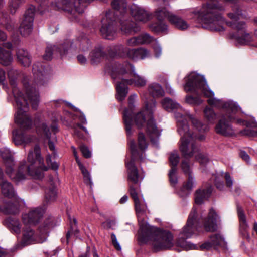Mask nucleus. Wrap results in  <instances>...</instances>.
Listing matches in <instances>:
<instances>
[{
  "label": "nucleus",
  "instance_id": "ddd939ff",
  "mask_svg": "<svg viewBox=\"0 0 257 257\" xmlns=\"http://www.w3.org/2000/svg\"><path fill=\"white\" fill-rule=\"evenodd\" d=\"M129 145L132 158L129 162L126 161V166L128 171V180L134 184H137L139 182V179H143L144 177H139L138 170L135 165V158L138 155L135 141L133 140H130Z\"/></svg>",
  "mask_w": 257,
  "mask_h": 257
},
{
  "label": "nucleus",
  "instance_id": "58836bf2",
  "mask_svg": "<svg viewBox=\"0 0 257 257\" xmlns=\"http://www.w3.org/2000/svg\"><path fill=\"white\" fill-rule=\"evenodd\" d=\"M57 190L55 186H52L47 189L45 192V199L47 202L55 201L57 197Z\"/></svg>",
  "mask_w": 257,
  "mask_h": 257
},
{
  "label": "nucleus",
  "instance_id": "412c9836",
  "mask_svg": "<svg viewBox=\"0 0 257 257\" xmlns=\"http://www.w3.org/2000/svg\"><path fill=\"white\" fill-rule=\"evenodd\" d=\"M20 203L16 200L14 202H6L5 199L0 198V211L5 214H16L20 212Z\"/></svg>",
  "mask_w": 257,
  "mask_h": 257
},
{
  "label": "nucleus",
  "instance_id": "9d476101",
  "mask_svg": "<svg viewBox=\"0 0 257 257\" xmlns=\"http://www.w3.org/2000/svg\"><path fill=\"white\" fill-rule=\"evenodd\" d=\"M198 225L196 210L193 208L189 214L186 225L179 234L176 242V245L186 250L197 249L198 247L196 245L186 241V239L191 237L195 233V231L198 229Z\"/></svg>",
  "mask_w": 257,
  "mask_h": 257
},
{
  "label": "nucleus",
  "instance_id": "f03ea898",
  "mask_svg": "<svg viewBox=\"0 0 257 257\" xmlns=\"http://www.w3.org/2000/svg\"><path fill=\"white\" fill-rule=\"evenodd\" d=\"M0 155L6 167V173L17 183L25 180L26 174L35 179H41L44 176L43 171L48 169L41 156L40 147L38 145L29 151L27 162L23 161L20 163L16 174L13 173L14 162L10 150L7 148H2Z\"/></svg>",
  "mask_w": 257,
  "mask_h": 257
},
{
  "label": "nucleus",
  "instance_id": "473e14b6",
  "mask_svg": "<svg viewBox=\"0 0 257 257\" xmlns=\"http://www.w3.org/2000/svg\"><path fill=\"white\" fill-rule=\"evenodd\" d=\"M19 62L24 66H29L31 60L28 52L23 49H20L17 53Z\"/></svg>",
  "mask_w": 257,
  "mask_h": 257
},
{
  "label": "nucleus",
  "instance_id": "79ce46f5",
  "mask_svg": "<svg viewBox=\"0 0 257 257\" xmlns=\"http://www.w3.org/2000/svg\"><path fill=\"white\" fill-rule=\"evenodd\" d=\"M205 118L210 123H214L216 119V114L212 108L206 106L204 109Z\"/></svg>",
  "mask_w": 257,
  "mask_h": 257
},
{
  "label": "nucleus",
  "instance_id": "0eeeda50",
  "mask_svg": "<svg viewBox=\"0 0 257 257\" xmlns=\"http://www.w3.org/2000/svg\"><path fill=\"white\" fill-rule=\"evenodd\" d=\"M176 119L177 131L181 136L180 150L185 158H191L199 151V146L195 142L196 139L198 138L200 140H202L205 137L203 135L198 136L196 132L192 131L189 128L188 123H184L182 114L176 113Z\"/></svg>",
  "mask_w": 257,
  "mask_h": 257
},
{
  "label": "nucleus",
  "instance_id": "a18cd8bd",
  "mask_svg": "<svg viewBox=\"0 0 257 257\" xmlns=\"http://www.w3.org/2000/svg\"><path fill=\"white\" fill-rule=\"evenodd\" d=\"M138 38L140 45L149 44L151 42H153L154 43L155 42V40H156L150 35L147 33L139 35Z\"/></svg>",
  "mask_w": 257,
  "mask_h": 257
},
{
  "label": "nucleus",
  "instance_id": "3c124183",
  "mask_svg": "<svg viewBox=\"0 0 257 257\" xmlns=\"http://www.w3.org/2000/svg\"><path fill=\"white\" fill-rule=\"evenodd\" d=\"M169 161L172 167H176L179 161V156L177 152L174 151L171 153Z\"/></svg>",
  "mask_w": 257,
  "mask_h": 257
},
{
  "label": "nucleus",
  "instance_id": "a19ab883",
  "mask_svg": "<svg viewBox=\"0 0 257 257\" xmlns=\"http://www.w3.org/2000/svg\"><path fill=\"white\" fill-rule=\"evenodd\" d=\"M104 56V53L100 48L93 50L90 54V60L92 64L99 62L100 59Z\"/></svg>",
  "mask_w": 257,
  "mask_h": 257
},
{
  "label": "nucleus",
  "instance_id": "aec40b11",
  "mask_svg": "<svg viewBox=\"0 0 257 257\" xmlns=\"http://www.w3.org/2000/svg\"><path fill=\"white\" fill-rule=\"evenodd\" d=\"M226 242L220 234H215L210 237V242H206L199 246L200 250L209 249L211 247L218 248L226 247Z\"/></svg>",
  "mask_w": 257,
  "mask_h": 257
},
{
  "label": "nucleus",
  "instance_id": "5701e85b",
  "mask_svg": "<svg viewBox=\"0 0 257 257\" xmlns=\"http://www.w3.org/2000/svg\"><path fill=\"white\" fill-rule=\"evenodd\" d=\"M93 0H61V6H59L58 9H62L65 11H71L75 10L79 13H81L80 10L81 4L82 3H90Z\"/></svg>",
  "mask_w": 257,
  "mask_h": 257
},
{
  "label": "nucleus",
  "instance_id": "6ab92c4d",
  "mask_svg": "<svg viewBox=\"0 0 257 257\" xmlns=\"http://www.w3.org/2000/svg\"><path fill=\"white\" fill-rule=\"evenodd\" d=\"M137 97L136 94H134L130 96L128 98V105L129 109H126L123 112V121L125 126V130L127 135L131 136L133 133L132 131V126L133 125L132 122V113L133 108L134 107L133 104Z\"/></svg>",
  "mask_w": 257,
  "mask_h": 257
},
{
  "label": "nucleus",
  "instance_id": "39448f33",
  "mask_svg": "<svg viewBox=\"0 0 257 257\" xmlns=\"http://www.w3.org/2000/svg\"><path fill=\"white\" fill-rule=\"evenodd\" d=\"M13 87L12 92L17 106V112L15 116V122L24 129H27L32 126V121L27 113L28 110V101L33 109H36L39 102V95L35 88L30 86L26 80L23 81L26 97L16 87L14 82H11Z\"/></svg>",
  "mask_w": 257,
  "mask_h": 257
},
{
  "label": "nucleus",
  "instance_id": "13d9d810",
  "mask_svg": "<svg viewBox=\"0 0 257 257\" xmlns=\"http://www.w3.org/2000/svg\"><path fill=\"white\" fill-rule=\"evenodd\" d=\"M80 150L83 156L85 158H88L91 156V153L87 146L85 145L81 146Z\"/></svg>",
  "mask_w": 257,
  "mask_h": 257
},
{
  "label": "nucleus",
  "instance_id": "c85d7f7f",
  "mask_svg": "<svg viewBox=\"0 0 257 257\" xmlns=\"http://www.w3.org/2000/svg\"><path fill=\"white\" fill-rule=\"evenodd\" d=\"M169 22L180 30H185L189 27V24L185 20L174 14H170Z\"/></svg>",
  "mask_w": 257,
  "mask_h": 257
},
{
  "label": "nucleus",
  "instance_id": "20e7f679",
  "mask_svg": "<svg viewBox=\"0 0 257 257\" xmlns=\"http://www.w3.org/2000/svg\"><path fill=\"white\" fill-rule=\"evenodd\" d=\"M184 90L186 92L202 94L208 98L207 103L212 107L222 109L225 113L231 111L236 113L240 109V107L233 101H224L214 97V93L209 88L204 77L195 72L190 73L185 78Z\"/></svg>",
  "mask_w": 257,
  "mask_h": 257
},
{
  "label": "nucleus",
  "instance_id": "1a4fd4ad",
  "mask_svg": "<svg viewBox=\"0 0 257 257\" xmlns=\"http://www.w3.org/2000/svg\"><path fill=\"white\" fill-rule=\"evenodd\" d=\"M144 101V110L138 112L134 117L136 125L141 127L147 120V132L153 143L156 144L160 132L157 128L152 117V111L156 106L155 101L151 99L148 100L145 95L143 96Z\"/></svg>",
  "mask_w": 257,
  "mask_h": 257
},
{
  "label": "nucleus",
  "instance_id": "423d86ee",
  "mask_svg": "<svg viewBox=\"0 0 257 257\" xmlns=\"http://www.w3.org/2000/svg\"><path fill=\"white\" fill-rule=\"evenodd\" d=\"M112 78L116 81L117 99L123 101L128 93L127 85L143 87L146 84L145 79L135 72V67L128 62L115 64L111 71Z\"/></svg>",
  "mask_w": 257,
  "mask_h": 257
},
{
  "label": "nucleus",
  "instance_id": "6e6552de",
  "mask_svg": "<svg viewBox=\"0 0 257 257\" xmlns=\"http://www.w3.org/2000/svg\"><path fill=\"white\" fill-rule=\"evenodd\" d=\"M217 4H209L203 6L199 12V17L203 23V27L213 31H224V19L218 12L224 10L223 3H233L234 0H218Z\"/></svg>",
  "mask_w": 257,
  "mask_h": 257
},
{
  "label": "nucleus",
  "instance_id": "052dcab7",
  "mask_svg": "<svg viewBox=\"0 0 257 257\" xmlns=\"http://www.w3.org/2000/svg\"><path fill=\"white\" fill-rule=\"evenodd\" d=\"M46 162L48 166H50L52 169L53 170H57L58 168L59 165L57 163L54 162H52L51 160V157L50 155H48L46 158Z\"/></svg>",
  "mask_w": 257,
  "mask_h": 257
},
{
  "label": "nucleus",
  "instance_id": "f257e3e1",
  "mask_svg": "<svg viewBox=\"0 0 257 257\" xmlns=\"http://www.w3.org/2000/svg\"><path fill=\"white\" fill-rule=\"evenodd\" d=\"M130 193L134 200L140 229L138 239L144 243H149L156 251L170 248L173 245V235L169 232L163 231L154 226L149 225L144 220L147 206L143 198L139 195L132 186H130Z\"/></svg>",
  "mask_w": 257,
  "mask_h": 257
},
{
  "label": "nucleus",
  "instance_id": "6e6d98bb",
  "mask_svg": "<svg viewBox=\"0 0 257 257\" xmlns=\"http://www.w3.org/2000/svg\"><path fill=\"white\" fill-rule=\"evenodd\" d=\"M196 159L198 161L200 164H206L208 161V159L207 156H206L204 154H203L202 153H199V151L198 153H197L195 155Z\"/></svg>",
  "mask_w": 257,
  "mask_h": 257
},
{
  "label": "nucleus",
  "instance_id": "c9c22d12",
  "mask_svg": "<svg viewBox=\"0 0 257 257\" xmlns=\"http://www.w3.org/2000/svg\"><path fill=\"white\" fill-rule=\"evenodd\" d=\"M34 139V137L24 134L15 135L14 137V141L17 145L28 144L32 142Z\"/></svg>",
  "mask_w": 257,
  "mask_h": 257
},
{
  "label": "nucleus",
  "instance_id": "72a5a7b5",
  "mask_svg": "<svg viewBox=\"0 0 257 257\" xmlns=\"http://www.w3.org/2000/svg\"><path fill=\"white\" fill-rule=\"evenodd\" d=\"M111 52L112 55H118L120 57L126 55L127 56V53L131 49L125 47L122 44H118L111 46Z\"/></svg>",
  "mask_w": 257,
  "mask_h": 257
},
{
  "label": "nucleus",
  "instance_id": "f704fd0d",
  "mask_svg": "<svg viewBox=\"0 0 257 257\" xmlns=\"http://www.w3.org/2000/svg\"><path fill=\"white\" fill-rule=\"evenodd\" d=\"M173 14L172 12L168 11L165 7L158 8L154 12L155 17L159 21H163L166 18L169 21V16L170 14Z\"/></svg>",
  "mask_w": 257,
  "mask_h": 257
},
{
  "label": "nucleus",
  "instance_id": "8fccbe9b",
  "mask_svg": "<svg viewBox=\"0 0 257 257\" xmlns=\"http://www.w3.org/2000/svg\"><path fill=\"white\" fill-rule=\"evenodd\" d=\"M177 168L176 167H172L169 173V177L170 182L173 185H176L178 182V179L177 177Z\"/></svg>",
  "mask_w": 257,
  "mask_h": 257
},
{
  "label": "nucleus",
  "instance_id": "37998d69",
  "mask_svg": "<svg viewBox=\"0 0 257 257\" xmlns=\"http://www.w3.org/2000/svg\"><path fill=\"white\" fill-rule=\"evenodd\" d=\"M33 71L34 76L35 83H36L37 85H43L44 84V76L42 72L41 71L37 69L36 65L33 66Z\"/></svg>",
  "mask_w": 257,
  "mask_h": 257
},
{
  "label": "nucleus",
  "instance_id": "f8f14e48",
  "mask_svg": "<svg viewBox=\"0 0 257 257\" xmlns=\"http://www.w3.org/2000/svg\"><path fill=\"white\" fill-rule=\"evenodd\" d=\"M228 16L232 21L227 22V25L237 31L238 33L235 36L237 42L241 44H246L251 41L252 37L251 35L244 30L245 28V23L237 22L238 20L243 18V15L240 13L239 10L238 9L237 11L235 12L229 13Z\"/></svg>",
  "mask_w": 257,
  "mask_h": 257
},
{
  "label": "nucleus",
  "instance_id": "49530a36",
  "mask_svg": "<svg viewBox=\"0 0 257 257\" xmlns=\"http://www.w3.org/2000/svg\"><path fill=\"white\" fill-rule=\"evenodd\" d=\"M79 167L83 175L85 183L91 186L92 185V182L91 181L89 173L83 165H80Z\"/></svg>",
  "mask_w": 257,
  "mask_h": 257
},
{
  "label": "nucleus",
  "instance_id": "cd10ccee",
  "mask_svg": "<svg viewBox=\"0 0 257 257\" xmlns=\"http://www.w3.org/2000/svg\"><path fill=\"white\" fill-rule=\"evenodd\" d=\"M194 186V179L192 177V175L189 174V175L188 176L187 181L184 183L182 188L179 192V194L180 197L184 198L188 196L190 194Z\"/></svg>",
  "mask_w": 257,
  "mask_h": 257
},
{
  "label": "nucleus",
  "instance_id": "e433bc0d",
  "mask_svg": "<svg viewBox=\"0 0 257 257\" xmlns=\"http://www.w3.org/2000/svg\"><path fill=\"white\" fill-rule=\"evenodd\" d=\"M149 27L152 31L157 34L161 33H166L168 30L167 25L163 22L153 23Z\"/></svg>",
  "mask_w": 257,
  "mask_h": 257
},
{
  "label": "nucleus",
  "instance_id": "393cba45",
  "mask_svg": "<svg viewBox=\"0 0 257 257\" xmlns=\"http://www.w3.org/2000/svg\"><path fill=\"white\" fill-rule=\"evenodd\" d=\"M217 218V215L215 211L210 209L208 217L205 219L204 222V227L206 231L213 232L216 230Z\"/></svg>",
  "mask_w": 257,
  "mask_h": 257
},
{
  "label": "nucleus",
  "instance_id": "4be33fe9",
  "mask_svg": "<svg viewBox=\"0 0 257 257\" xmlns=\"http://www.w3.org/2000/svg\"><path fill=\"white\" fill-rule=\"evenodd\" d=\"M23 241L27 244H30L36 241L37 243H43L45 241L47 237V232L45 231L42 234V237H39L35 239V236L33 230L30 227H26L23 228Z\"/></svg>",
  "mask_w": 257,
  "mask_h": 257
},
{
  "label": "nucleus",
  "instance_id": "774afa93",
  "mask_svg": "<svg viewBox=\"0 0 257 257\" xmlns=\"http://www.w3.org/2000/svg\"><path fill=\"white\" fill-rule=\"evenodd\" d=\"M51 130L54 132L53 134L52 135V139H54L56 138L55 133L57 131V125L56 124H54L51 126Z\"/></svg>",
  "mask_w": 257,
  "mask_h": 257
},
{
  "label": "nucleus",
  "instance_id": "4d7b16f0",
  "mask_svg": "<svg viewBox=\"0 0 257 257\" xmlns=\"http://www.w3.org/2000/svg\"><path fill=\"white\" fill-rule=\"evenodd\" d=\"M126 45L130 47H134L140 45L138 36L128 39L126 40Z\"/></svg>",
  "mask_w": 257,
  "mask_h": 257
},
{
  "label": "nucleus",
  "instance_id": "dca6fc26",
  "mask_svg": "<svg viewBox=\"0 0 257 257\" xmlns=\"http://www.w3.org/2000/svg\"><path fill=\"white\" fill-rule=\"evenodd\" d=\"M35 7L31 6L26 11L24 19L20 26V32L23 36H27L30 34L33 29Z\"/></svg>",
  "mask_w": 257,
  "mask_h": 257
},
{
  "label": "nucleus",
  "instance_id": "0e129e2a",
  "mask_svg": "<svg viewBox=\"0 0 257 257\" xmlns=\"http://www.w3.org/2000/svg\"><path fill=\"white\" fill-rule=\"evenodd\" d=\"M87 40L85 39L83 40V41L81 43L77 41V44L79 45V49H81L82 51H85V50H87V49H88L87 47H85L83 46L85 44L87 43Z\"/></svg>",
  "mask_w": 257,
  "mask_h": 257
},
{
  "label": "nucleus",
  "instance_id": "864d4df0",
  "mask_svg": "<svg viewBox=\"0 0 257 257\" xmlns=\"http://www.w3.org/2000/svg\"><path fill=\"white\" fill-rule=\"evenodd\" d=\"M181 167L183 172L186 175L189 176V174L192 175L191 167L188 161L183 160L181 163Z\"/></svg>",
  "mask_w": 257,
  "mask_h": 257
},
{
  "label": "nucleus",
  "instance_id": "4c0bfd02",
  "mask_svg": "<svg viewBox=\"0 0 257 257\" xmlns=\"http://www.w3.org/2000/svg\"><path fill=\"white\" fill-rule=\"evenodd\" d=\"M247 128L241 132L243 135L248 136H257V132L251 130L249 127H257V122L253 119L251 122H246Z\"/></svg>",
  "mask_w": 257,
  "mask_h": 257
},
{
  "label": "nucleus",
  "instance_id": "f3484780",
  "mask_svg": "<svg viewBox=\"0 0 257 257\" xmlns=\"http://www.w3.org/2000/svg\"><path fill=\"white\" fill-rule=\"evenodd\" d=\"M44 211L41 207H36L29 209L22 214L23 222L26 225H35L42 218Z\"/></svg>",
  "mask_w": 257,
  "mask_h": 257
},
{
  "label": "nucleus",
  "instance_id": "c756f323",
  "mask_svg": "<svg viewBox=\"0 0 257 257\" xmlns=\"http://www.w3.org/2000/svg\"><path fill=\"white\" fill-rule=\"evenodd\" d=\"M37 132L41 135H44L47 139L49 140L48 142L49 148L51 150L54 151V144L51 141V139L52 138L51 136V133L49 132V129L46 124L44 122L41 123L39 125L37 126Z\"/></svg>",
  "mask_w": 257,
  "mask_h": 257
},
{
  "label": "nucleus",
  "instance_id": "de8ad7c7",
  "mask_svg": "<svg viewBox=\"0 0 257 257\" xmlns=\"http://www.w3.org/2000/svg\"><path fill=\"white\" fill-rule=\"evenodd\" d=\"M237 213L238 216L239 218L240 225L241 227H242L243 229H245L247 227V223L246 220V217L244 215V212L242 208L239 207L237 206Z\"/></svg>",
  "mask_w": 257,
  "mask_h": 257
},
{
  "label": "nucleus",
  "instance_id": "9b49d317",
  "mask_svg": "<svg viewBox=\"0 0 257 257\" xmlns=\"http://www.w3.org/2000/svg\"><path fill=\"white\" fill-rule=\"evenodd\" d=\"M161 105L162 107L168 111L176 110L177 111L175 112V118L176 113H180L182 114L184 118V123H188V120H190L193 127L199 132H203L206 130V127L204 126L200 121L190 115L187 112H185L178 103L172 99L165 98L161 101Z\"/></svg>",
  "mask_w": 257,
  "mask_h": 257
},
{
  "label": "nucleus",
  "instance_id": "680f3d73",
  "mask_svg": "<svg viewBox=\"0 0 257 257\" xmlns=\"http://www.w3.org/2000/svg\"><path fill=\"white\" fill-rule=\"evenodd\" d=\"M225 178L226 180V186L228 187H232L233 185V180L228 173H225Z\"/></svg>",
  "mask_w": 257,
  "mask_h": 257
},
{
  "label": "nucleus",
  "instance_id": "bf43d9fd",
  "mask_svg": "<svg viewBox=\"0 0 257 257\" xmlns=\"http://www.w3.org/2000/svg\"><path fill=\"white\" fill-rule=\"evenodd\" d=\"M112 243L114 247L117 250H121V247L120 245L119 244V242H118L117 240V238L116 235L114 233H112L111 235Z\"/></svg>",
  "mask_w": 257,
  "mask_h": 257
},
{
  "label": "nucleus",
  "instance_id": "a211bd4d",
  "mask_svg": "<svg viewBox=\"0 0 257 257\" xmlns=\"http://www.w3.org/2000/svg\"><path fill=\"white\" fill-rule=\"evenodd\" d=\"M132 16L137 22L146 23L152 18V14L144 8L136 5H133L130 8Z\"/></svg>",
  "mask_w": 257,
  "mask_h": 257
},
{
  "label": "nucleus",
  "instance_id": "09e8293b",
  "mask_svg": "<svg viewBox=\"0 0 257 257\" xmlns=\"http://www.w3.org/2000/svg\"><path fill=\"white\" fill-rule=\"evenodd\" d=\"M24 1L25 0H10L9 7L11 13H15L17 9Z\"/></svg>",
  "mask_w": 257,
  "mask_h": 257
},
{
  "label": "nucleus",
  "instance_id": "a878e982",
  "mask_svg": "<svg viewBox=\"0 0 257 257\" xmlns=\"http://www.w3.org/2000/svg\"><path fill=\"white\" fill-rule=\"evenodd\" d=\"M150 52L146 49L140 48L139 49H133L129 50L127 53V57L133 60L138 59H144L150 56Z\"/></svg>",
  "mask_w": 257,
  "mask_h": 257
},
{
  "label": "nucleus",
  "instance_id": "7ed1b4c3",
  "mask_svg": "<svg viewBox=\"0 0 257 257\" xmlns=\"http://www.w3.org/2000/svg\"><path fill=\"white\" fill-rule=\"evenodd\" d=\"M111 6L114 10L106 12L102 19L100 32L102 36L108 40H113L116 37V22L119 21L121 30L125 34H134L139 31L138 27L128 21H123L126 14L127 5L124 0H111Z\"/></svg>",
  "mask_w": 257,
  "mask_h": 257
},
{
  "label": "nucleus",
  "instance_id": "4468645a",
  "mask_svg": "<svg viewBox=\"0 0 257 257\" xmlns=\"http://www.w3.org/2000/svg\"><path fill=\"white\" fill-rule=\"evenodd\" d=\"M234 114L230 111L222 115L215 127L217 133L225 136H231L234 134L233 130L229 122L235 119Z\"/></svg>",
  "mask_w": 257,
  "mask_h": 257
},
{
  "label": "nucleus",
  "instance_id": "69168bd1",
  "mask_svg": "<svg viewBox=\"0 0 257 257\" xmlns=\"http://www.w3.org/2000/svg\"><path fill=\"white\" fill-rule=\"evenodd\" d=\"M77 60L81 64H85L87 62L86 57L82 55H79L77 56Z\"/></svg>",
  "mask_w": 257,
  "mask_h": 257
},
{
  "label": "nucleus",
  "instance_id": "2eb2a0df",
  "mask_svg": "<svg viewBox=\"0 0 257 257\" xmlns=\"http://www.w3.org/2000/svg\"><path fill=\"white\" fill-rule=\"evenodd\" d=\"M75 46L70 40H66L63 43L59 46L48 45L45 50V53L43 58L46 60H50L52 59L53 53H58L60 56L65 55L69 50L74 51Z\"/></svg>",
  "mask_w": 257,
  "mask_h": 257
},
{
  "label": "nucleus",
  "instance_id": "603ef678",
  "mask_svg": "<svg viewBox=\"0 0 257 257\" xmlns=\"http://www.w3.org/2000/svg\"><path fill=\"white\" fill-rule=\"evenodd\" d=\"M152 47L155 57L157 58H160L162 53V49L157 40H155V42L152 45Z\"/></svg>",
  "mask_w": 257,
  "mask_h": 257
},
{
  "label": "nucleus",
  "instance_id": "338daca9",
  "mask_svg": "<svg viewBox=\"0 0 257 257\" xmlns=\"http://www.w3.org/2000/svg\"><path fill=\"white\" fill-rule=\"evenodd\" d=\"M103 224L108 228H111L115 224V222L113 220H107Z\"/></svg>",
  "mask_w": 257,
  "mask_h": 257
},
{
  "label": "nucleus",
  "instance_id": "c03bdc74",
  "mask_svg": "<svg viewBox=\"0 0 257 257\" xmlns=\"http://www.w3.org/2000/svg\"><path fill=\"white\" fill-rule=\"evenodd\" d=\"M138 144L139 148L142 151L145 150L148 146V143L145 135L142 133H139L138 137Z\"/></svg>",
  "mask_w": 257,
  "mask_h": 257
},
{
  "label": "nucleus",
  "instance_id": "b1692460",
  "mask_svg": "<svg viewBox=\"0 0 257 257\" xmlns=\"http://www.w3.org/2000/svg\"><path fill=\"white\" fill-rule=\"evenodd\" d=\"M3 173L0 169V180H1L0 186L1 193L5 196L9 198L15 197L16 194L13 186L10 182L4 180L3 178Z\"/></svg>",
  "mask_w": 257,
  "mask_h": 257
},
{
  "label": "nucleus",
  "instance_id": "bb28decb",
  "mask_svg": "<svg viewBox=\"0 0 257 257\" xmlns=\"http://www.w3.org/2000/svg\"><path fill=\"white\" fill-rule=\"evenodd\" d=\"M5 223L11 232L20 234L22 230V224L18 219L9 217L5 220Z\"/></svg>",
  "mask_w": 257,
  "mask_h": 257
},
{
  "label": "nucleus",
  "instance_id": "5fc2aeb1",
  "mask_svg": "<svg viewBox=\"0 0 257 257\" xmlns=\"http://www.w3.org/2000/svg\"><path fill=\"white\" fill-rule=\"evenodd\" d=\"M186 102L190 104L199 105L202 103V101L198 97L188 95L186 97Z\"/></svg>",
  "mask_w": 257,
  "mask_h": 257
},
{
  "label": "nucleus",
  "instance_id": "2f4dec72",
  "mask_svg": "<svg viewBox=\"0 0 257 257\" xmlns=\"http://www.w3.org/2000/svg\"><path fill=\"white\" fill-rule=\"evenodd\" d=\"M148 91L153 98L163 96L164 94L161 85L155 83H152L149 85Z\"/></svg>",
  "mask_w": 257,
  "mask_h": 257
},
{
  "label": "nucleus",
  "instance_id": "7c9ffc66",
  "mask_svg": "<svg viewBox=\"0 0 257 257\" xmlns=\"http://www.w3.org/2000/svg\"><path fill=\"white\" fill-rule=\"evenodd\" d=\"M212 187L210 186L207 189H198L196 191L195 196V203L201 204L204 199L208 198L212 192Z\"/></svg>",
  "mask_w": 257,
  "mask_h": 257
},
{
  "label": "nucleus",
  "instance_id": "ea45409f",
  "mask_svg": "<svg viewBox=\"0 0 257 257\" xmlns=\"http://www.w3.org/2000/svg\"><path fill=\"white\" fill-rule=\"evenodd\" d=\"M11 57L9 51H4L0 47V63L4 65H8L12 61Z\"/></svg>",
  "mask_w": 257,
  "mask_h": 257
},
{
  "label": "nucleus",
  "instance_id": "e2e57ef3",
  "mask_svg": "<svg viewBox=\"0 0 257 257\" xmlns=\"http://www.w3.org/2000/svg\"><path fill=\"white\" fill-rule=\"evenodd\" d=\"M240 157L247 162L250 161V157L249 155L244 151H241L239 154Z\"/></svg>",
  "mask_w": 257,
  "mask_h": 257
}]
</instances>
